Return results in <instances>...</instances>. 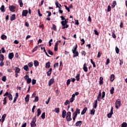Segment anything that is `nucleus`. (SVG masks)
Returning <instances> with one entry per match:
<instances>
[{"label": "nucleus", "mask_w": 127, "mask_h": 127, "mask_svg": "<svg viewBox=\"0 0 127 127\" xmlns=\"http://www.w3.org/2000/svg\"><path fill=\"white\" fill-rule=\"evenodd\" d=\"M68 104H70V102L69 101V100H66L65 101V102H64V105H65V106H67V105H68Z\"/></svg>", "instance_id": "obj_55"}, {"label": "nucleus", "mask_w": 127, "mask_h": 127, "mask_svg": "<svg viewBox=\"0 0 127 127\" xmlns=\"http://www.w3.org/2000/svg\"><path fill=\"white\" fill-rule=\"evenodd\" d=\"M4 60V56L3 55H0V61H3Z\"/></svg>", "instance_id": "obj_35"}, {"label": "nucleus", "mask_w": 127, "mask_h": 127, "mask_svg": "<svg viewBox=\"0 0 127 127\" xmlns=\"http://www.w3.org/2000/svg\"><path fill=\"white\" fill-rule=\"evenodd\" d=\"M105 96H106V92L105 91H103L102 92V96L101 99H104V98H105Z\"/></svg>", "instance_id": "obj_49"}, {"label": "nucleus", "mask_w": 127, "mask_h": 127, "mask_svg": "<svg viewBox=\"0 0 127 127\" xmlns=\"http://www.w3.org/2000/svg\"><path fill=\"white\" fill-rule=\"evenodd\" d=\"M59 66V63H57L54 64V68H56V67H58Z\"/></svg>", "instance_id": "obj_56"}, {"label": "nucleus", "mask_w": 127, "mask_h": 127, "mask_svg": "<svg viewBox=\"0 0 127 127\" xmlns=\"http://www.w3.org/2000/svg\"><path fill=\"white\" fill-rule=\"evenodd\" d=\"M87 110H88V108L87 107H85L81 112V115H85L87 112Z\"/></svg>", "instance_id": "obj_19"}, {"label": "nucleus", "mask_w": 127, "mask_h": 127, "mask_svg": "<svg viewBox=\"0 0 127 127\" xmlns=\"http://www.w3.org/2000/svg\"><path fill=\"white\" fill-rule=\"evenodd\" d=\"M23 69L24 70H25V71H26V72H27V71H29V68L28 67V65H24L23 67Z\"/></svg>", "instance_id": "obj_22"}, {"label": "nucleus", "mask_w": 127, "mask_h": 127, "mask_svg": "<svg viewBox=\"0 0 127 127\" xmlns=\"http://www.w3.org/2000/svg\"><path fill=\"white\" fill-rule=\"evenodd\" d=\"M2 81H3V82H5V81H6V76H4L2 77Z\"/></svg>", "instance_id": "obj_51"}, {"label": "nucleus", "mask_w": 127, "mask_h": 127, "mask_svg": "<svg viewBox=\"0 0 127 127\" xmlns=\"http://www.w3.org/2000/svg\"><path fill=\"white\" fill-rule=\"evenodd\" d=\"M47 13H49L48 15V17H50V16H51V12L49 11H46Z\"/></svg>", "instance_id": "obj_58"}, {"label": "nucleus", "mask_w": 127, "mask_h": 127, "mask_svg": "<svg viewBox=\"0 0 127 127\" xmlns=\"http://www.w3.org/2000/svg\"><path fill=\"white\" fill-rule=\"evenodd\" d=\"M37 117H39L40 115H41V110H40V108H39L37 110Z\"/></svg>", "instance_id": "obj_28"}, {"label": "nucleus", "mask_w": 127, "mask_h": 127, "mask_svg": "<svg viewBox=\"0 0 127 127\" xmlns=\"http://www.w3.org/2000/svg\"><path fill=\"white\" fill-rule=\"evenodd\" d=\"M18 2L19 3L20 7H22V6H23V3L22 2V0H18Z\"/></svg>", "instance_id": "obj_34"}, {"label": "nucleus", "mask_w": 127, "mask_h": 127, "mask_svg": "<svg viewBox=\"0 0 127 127\" xmlns=\"http://www.w3.org/2000/svg\"><path fill=\"white\" fill-rule=\"evenodd\" d=\"M110 63V59L108 58L107 59L106 65H108V64Z\"/></svg>", "instance_id": "obj_63"}, {"label": "nucleus", "mask_w": 127, "mask_h": 127, "mask_svg": "<svg viewBox=\"0 0 127 127\" xmlns=\"http://www.w3.org/2000/svg\"><path fill=\"white\" fill-rule=\"evenodd\" d=\"M81 54L82 55H84V56H86V52L85 51H82Z\"/></svg>", "instance_id": "obj_64"}, {"label": "nucleus", "mask_w": 127, "mask_h": 127, "mask_svg": "<svg viewBox=\"0 0 127 127\" xmlns=\"http://www.w3.org/2000/svg\"><path fill=\"white\" fill-rule=\"evenodd\" d=\"M95 112H96V110H95V109L93 108L90 111V115H92V116H94V115H95Z\"/></svg>", "instance_id": "obj_33"}, {"label": "nucleus", "mask_w": 127, "mask_h": 127, "mask_svg": "<svg viewBox=\"0 0 127 127\" xmlns=\"http://www.w3.org/2000/svg\"><path fill=\"white\" fill-rule=\"evenodd\" d=\"M32 85H35L36 84V80L34 79H32Z\"/></svg>", "instance_id": "obj_50"}, {"label": "nucleus", "mask_w": 127, "mask_h": 127, "mask_svg": "<svg viewBox=\"0 0 127 127\" xmlns=\"http://www.w3.org/2000/svg\"><path fill=\"white\" fill-rule=\"evenodd\" d=\"M20 68L18 67H16L15 69V73H20Z\"/></svg>", "instance_id": "obj_27"}, {"label": "nucleus", "mask_w": 127, "mask_h": 127, "mask_svg": "<svg viewBox=\"0 0 127 127\" xmlns=\"http://www.w3.org/2000/svg\"><path fill=\"white\" fill-rule=\"evenodd\" d=\"M10 19L11 21H13V20H15V19H16V17H15V14H12L10 16Z\"/></svg>", "instance_id": "obj_15"}, {"label": "nucleus", "mask_w": 127, "mask_h": 127, "mask_svg": "<svg viewBox=\"0 0 127 127\" xmlns=\"http://www.w3.org/2000/svg\"><path fill=\"white\" fill-rule=\"evenodd\" d=\"M35 108H36V106L34 105V106H33L32 109V113H34V110H35Z\"/></svg>", "instance_id": "obj_62"}, {"label": "nucleus", "mask_w": 127, "mask_h": 127, "mask_svg": "<svg viewBox=\"0 0 127 127\" xmlns=\"http://www.w3.org/2000/svg\"><path fill=\"white\" fill-rule=\"evenodd\" d=\"M52 29L55 31H57V27L56 26V25L54 24H53Z\"/></svg>", "instance_id": "obj_30"}, {"label": "nucleus", "mask_w": 127, "mask_h": 127, "mask_svg": "<svg viewBox=\"0 0 127 127\" xmlns=\"http://www.w3.org/2000/svg\"><path fill=\"white\" fill-rule=\"evenodd\" d=\"M39 98L38 97V96H36L35 97L34 102H37L38 101H39Z\"/></svg>", "instance_id": "obj_60"}, {"label": "nucleus", "mask_w": 127, "mask_h": 127, "mask_svg": "<svg viewBox=\"0 0 127 127\" xmlns=\"http://www.w3.org/2000/svg\"><path fill=\"white\" fill-rule=\"evenodd\" d=\"M60 18H61L62 20H66L67 21H68V18L65 19V17H64L63 16H61Z\"/></svg>", "instance_id": "obj_44"}, {"label": "nucleus", "mask_w": 127, "mask_h": 127, "mask_svg": "<svg viewBox=\"0 0 127 127\" xmlns=\"http://www.w3.org/2000/svg\"><path fill=\"white\" fill-rule=\"evenodd\" d=\"M80 41L81 42H82V43H81V45L83 46L85 44V40L84 39H82Z\"/></svg>", "instance_id": "obj_54"}, {"label": "nucleus", "mask_w": 127, "mask_h": 127, "mask_svg": "<svg viewBox=\"0 0 127 127\" xmlns=\"http://www.w3.org/2000/svg\"><path fill=\"white\" fill-rule=\"evenodd\" d=\"M61 23L63 26L62 29H65V28H68L69 27V25L67 24L66 23L64 22V20L62 21Z\"/></svg>", "instance_id": "obj_4"}, {"label": "nucleus", "mask_w": 127, "mask_h": 127, "mask_svg": "<svg viewBox=\"0 0 127 127\" xmlns=\"http://www.w3.org/2000/svg\"><path fill=\"white\" fill-rule=\"evenodd\" d=\"M51 73H52V68H50V69L47 71V76H51Z\"/></svg>", "instance_id": "obj_18"}, {"label": "nucleus", "mask_w": 127, "mask_h": 127, "mask_svg": "<svg viewBox=\"0 0 127 127\" xmlns=\"http://www.w3.org/2000/svg\"><path fill=\"white\" fill-rule=\"evenodd\" d=\"M54 112L57 113V114H59L60 113V109L59 108H56L54 110Z\"/></svg>", "instance_id": "obj_23"}, {"label": "nucleus", "mask_w": 127, "mask_h": 127, "mask_svg": "<svg viewBox=\"0 0 127 127\" xmlns=\"http://www.w3.org/2000/svg\"><path fill=\"white\" fill-rule=\"evenodd\" d=\"M66 114H67L66 110H63L62 114V117L63 118V119H65V118H66Z\"/></svg>", "instance_id": "obj_14"}, {"label": "nucleus", "mask_w": 127, "mask_h": 127, "mask_svg": "<svg viewBox=\"0 0 127 127\" xmlns=\"http://www.w3.org/2000/svg\"><path fill=\"white\" fill-rule=\"evenodd\" d=\"M117 5V1H113L112 5V8H114Z\"/></svg>", "instance_id": "obj_37"}, {"label": "nucleus", "mask_w": 127, "mask_h": 127, "mask_svg": "<svg viewBox=\"0 0 127 127\" xmlns=\"http://www.w3.org/2000/svg\"><path fill=\"white\" fill-rule=\"evenodd\" d=\"M34 65L35 67H37L38 66H39V62H38V61H34Z\"/></svg>", "instance_id": "obj_20"}, {"label": "nucleus", "mask_w": 127, "mask_h": 127, "mask_svg": "<svg viewBox=\"0 0 127 127\" xmlns=\"http://www.w3.org/2000/svg\"><path fill=\"white\" fill-rule=\"evenodd\" d=\"M111 6L110 5H108V9H107V12H110V11H111Z\"/></svg>", "instance_id": "obj_57"}, {"label": "nucleus", "mask_w": 127, "mask_h": 127, "mask_svg": "<svg viewBox=\"0 0 127 127\" xmlns=\"http://www.w3.org/2000/svg\"><path fill=\"white\" fill-rule=\"evenodd\" d=\"M1 52H2V53H5V50L4 49V47L1 48Z\"/></svg>", "instance_id": "obj_53"}, {"label": "nucleus", "mask_w": 127, "mask_h": 127, "mask_svg": "<svg viewBox=\"0 0 127 127\" xmlns=\"http://www.w3.org/2000/svg\"><path fill=\"white\" fill-rule=\"evenodd\" d=\"M45 68L46 69H48V68H50V62H48L46 64Z\"/></svg>", "instance_id": "obj_25"}, {"label": "nucleus", "mask_w": 127, "mask_h": 127, "mask_svg": "<svg viewBox=\"0 0 127 127\" xmlns=\"http://www.w3.org/2000/svg\"><path fill=\"white\" fill-rule=\"evenodd\" d=\"M28 65L29 66V67L30 68H31V67H32V66H33V63L31 62V63H29V64H28Z\"/></svg>", "instance_id": "obj_47"}, {"label": "nucleus", "mask_w": 127, "mask_h": 127, "mask_svg": "<svg viewBox=\"0 0 127 127\" xmlns=\"http://www.w3.org/2000/svg\"><path fill=\"white\" fill-rule=\"evenodd\" d=\"M41 117L42 118V119L43 120H44V119H45V112H44V113L42 114Z\"/></svg>", "instance_id": "obj_43"}, {"label": "nucleus", "mask_w": 127, "mask_h": 127, "mask_svg": "<svg viewBox=\"0 0 127 127\" xmlns=\"http://www.w3.org/2000/svg\"><path fill=\"white\" fill-rule=\"evenodd\" d=\"M3 102V105H5L6 104V97L4 98Z\"/></svg>", "instance_id": "obj_59"}, {"label": "nucleus", "mask_w": 127, "mask_h": 127, "mask_svg": "<svg viewBox=\"0 0 127 127\" xmlns=\"http://www.w3.org/2000/svg\"><path fill=\"white\" fill-rule=\"evenodd\" d=\"M54 78H52L49 81V84L48 86H49V87H50L51 86V85H52L53 84H54Z\"/></svg>", "instance_id": "obj_12"}, {"label": "nucleus", "mask_w": 127, "mask_h": 127, "mask_svg": "<svg viewBox=\"0 0 127 127\" xmlns=\"http://www.w3.org/2000/svg\"><path fill=\"white\" fill-rule=\"evenodd\" d=\"M77 81H80V74H78L75 76Z\"/></svg>", "instance_id": "obj_38"}, {"label": "nucleus", "mask_w": 127, "mask_h": 127, "mask_svg": "<svg viewBox=\"0 0 127 127\" xmlns=\"http://www.w3.org/2000/svg\"><path fill=\"white\" fill-rule=\"evenodd\" d=\"M114 80H115V74H113L110 76V81L114 82Z\"/></svg>", "instance_id": "obj_21"}, {"label": "nucleus", "mask_w": 127, "mask_h": 127, "mask_svg": "<svg viewBox=\"0 0 127 127\" xmlns=\"http://www.w3.org/2000/svg\"><path fill=\"white\" fill-rule=\"evenodd\" d=\"M36 116H35L33 118V120L30 123L31 127H36Z\"/></svg>", "instance_id": "obj_3"}, {"label": "nucleus", "mask_w": 127, "mask_h": 127, "mask_svg": "<svg viewBox=\"0 0 127 127\" xmlns=\"http://www.w3.org/2000/svg\"><path fill=\"white\" fill-rule=\"evenodd\" d=\"M116 106L115 107L117 110H119V107H121V100L117 99L115 103Z\"/></svg>", "instance_id": "obj_6"}, {"label": "nucleus", "mask_w": 127, "mask_h": 127, "mask_svg": "<svg viewBox=\"0 0 127 127\" xmlns=\"http://www.w3.org/2000/svg\"><path fill=\"white\" fill-rule=\"evenodd\" d=\"M75 114H77V115H80V109L79 108H76V111L74 112Z\"/></svg>", "instance_id": "obj_39"}, {"label": "nucleus", "mask_w": 127, "mask_h": 127, "mask_svg": "<svg viewBox=\"0 0 127 127\" xmlns=\"http://www.w3.org/2000/svg\"><path fill=\"white\" fill-rule=\"evenodd\" d=\"M113 114H114V108L112 107L110 113L107 115V117L108 118V119H111V118H112Z\"/></svg>", "instance_id": "obj_8"}, {"label": "nucleus", "mask_w": 127, "mask_h": 127, "mask_svg": "<svg viewBox=\"0 0 127 127\" xmlns=\"http://www.w3.org/2000/svg\"><path fill=\"white\" fill-rule=\"evenodd\" d=\"M71 82V80L70 79H68L66 82L67 86H69L70 85V83Z\"/></svg>", "instance_id": "obj_52"}, {"label": "nucleus", "mask_w": 127, "mask_h": 127, "mask_svg": "<svg viewBox=\"0 0 127 127\" xmlns=\"http://www.w3.org/2000/svg\"><path fill=\"white\" fill-rule=\"evenodd\" d=\"M115 50L117 54H119L120 53V49H119V48H118V47H116Z\"/></svg>", "instance_id": "obj_41"}, {"label": "nucleus", "mask_w": 127, "mask_h": 127, "mask_svg": "<svg viewBox=\"0 0 127 127\" xmlns=\"http://www.w3.org/2000/svg\"><path fill=\"white\" fill-rule=\"evenodd\" d=\"M64 7H65V9H66V10H67L68 12H70V8L69 7H67V5H64Z\"/></svg>", "instance_id": "obj_48"}, {"label": "nucleus", "mask_w": 127, "mask_h": 127, "mask_svg": "<svg viewBox=\"0 0 127 127\" xmlns=\"http://www.w3.org/2000/svg\"><path fill=\"white\" fill-rule=\"evenodd\" d=\"M114 91H115V87H112L111 89H110V94H111V95H114Z\"/></svg>", "instance_id": "obj_26"}, {"label": "nucleus", "mask_w": 127, "mask_h": 127, "mask_svg": "<svg viewBox=\"0 0 127 127\" xmlns=\"http://www.w3.org/2000/svg\"><path fill=\"white\" fill-rule=\"evenodd\" d=\"M66 119L67 122H71L72 118H71V112H68L66 114Z\"/></svg>", "instance_id": "obj_5"}, {"label": "nucleus", "mask_w": 127, "mask_h": 127, "mask_svg": "<svg viewBox=\"0 0 127 127\" xmlns=\"http://www.w3.org/2000/svg\"><path fill=\"white\" fill-rule=\"evenodd\" d=\"M9 9L10 11H11L12 12H14L15 11V6H14V5H9Z\"/></svg>", "instance_id": "obj_9"}, {"label": "nucleus", "mask_w": 127, "mask_h": 127, "mask_svg": "<svg viewBox=\"0 0 127 127\" xmlns=\"http://www.w3.org/2000/svg\"><path fill=\"white\" fill-rule=\"evenodd\" d=\"M25 102H29V94H27L25 98Z\"/></svg>", "instance_id": "obj_32"}, {"label": "nucleus", "mask_w": 127, "mask_h": 127, "mask_svg": "<svg viewBox=\"0 0 127 127\" xmlns=\"http://www.w3.org/2000/svg\"><path fill=\"white\" fill-rule=\"evenodd\" d=\"M104 79V78L102 77V76H101L100 77V80H99V84L100 85H102V84H103V80Z\"/></svg>", "instance_id": "obj_36"}, {"label": "nucleus", "mask_w": 127, "mask_h": 127, "mask_svg": "<svg viewBox=\"0 0 127 127\" xmlns=\"http://www.w3.org/2000/svg\"><path fill=\"white\" fill-rule=\"evenodd\" d=\"M0 10L2 12H4L5 11V10H4V5H2L1 6L0 8Z\"/></svg>", "instance_id": "obj_29"}, {"label": "nucleus", "mask_w": 127, "mask_h": 127, "mask_svg": "<svg viewBox=\"0 0 127 127\" xmlns=\"http://www.w3.org/2000/svg\"><path fill=\"white\" fill-rule=\"evenodd\" d=\"M7 38V37H6V36L5 35H2L1 36V39H2V40H6Z\"/></svg>", "instance_id": "obj_31"}, {"label": "nucleus", "mask_w": 127, "mask_h": 127, "mask_svg": "<svg viewBox=\"0 0 127 127\" xmlns=\"http://www.w3.org/2000/svg\"><path fill=\"white\" fill-rule=\"evenodd\" d=\"M14 57V54L13 53H9L8 55V58L10 60H12V59Z\"/></svg>", "instance_id": "obj_10"}, {"label": "nucleus", "mask_w": 127, "mask_h": 127, "mask_svg": "<svg viewBox=\"0 0 127 127\" xmlns=\"http://www.w3.org/2000/svg\"><path fill=\"white\" fill-rule=\"evenodd\" d=\"M5 118H6V114H4L2 115L1 119V124H3V122H4V120H5Z\"/></svg>", "instance_id": "obj_13"}, {"label": "nucleus", "mask_w": 127, "mask_h": 127, "mask_svg": "<svg viewBox=\"0 0 127 127\" xmlns=\"http://www.w3.org/2000/svg\"><path fill=\"white\" fill-rule=\"evenodd\" d=\"M41 50H44V52H45L46 55L48 56V57H49V55H48V54H47V52H46V50H45V47H41Z\"/></svg>", "instance_id": "obj_24"}, {"label": "nucleus", "mask_w": 127, "mask_h": 127, "mask_svg": "<svg viewBox=\"0 0 127 127\" xmlns=\"http://www.w3.org/2000/svg\"><path fill=\"white\" fill-rule=\"evenodd\" d=\"M77 48H78V45L76 44L73 48L72 50V52L73 53V58H75V57H78L79 56V52L77 51Z\"/></svg>", "instance_id": "obj_2"}, {"label": "nucleus", "mask_w": 127, "mask_h": 127, "mask_svg": "<svg viewBox=\"0 0 127 127\" xmlns=\"http://www.w3.org/2000/svg\"><path fill=\"white\" fill-rule=\"evenodd\" d=\"M27 84H30V83H31V78H28L27 79Z\"/></svg>", "instance_id": "obj_46"}, {"label": "nucleus", "mask_w": 127, "mask_h": 127, "mask_svg": "<svg viewBox=\"0 0 127 127\" xmlns=\"http://www.w3.org/2000/svg\"><path fill=\"white\" fill-rule=\"evenodd\" d=\"M115 30L112 32V36L113 38H117V36L116 35V34H115Z\"/></svg>", "instance_id": "obj_40"}, {"label": "nucleus", "mask_w": 127, "mask_h": 127, "mask_svg": "<svg viewBox=\"0 0 127 127\" xmlns=\"http://www.w3.org/2000/svg\"><path fill=\"white\" fill-rule=\"evenodd\" d=\"M28 11L27 10H23L22 12V16H27Z\"/></svg>", "instance_id": "obj_11"}, {"label": "nucleus", "mask_w": 127, "mask_h": 127, "mask_svg": "<svg viewBox=\"0 0 127 127\" xmlns=\"http://www.w3.org/2000/svg\"><path fill=\"white\" fill-rule=\"evenodd\" d=\"M101 97H102V90H99L97 99L94 101V103L93 104V107L94 109H97V107H98V101L99 102H101Z\"/></svg>", "instance_id": "obj_1"}, {"label": "nucleus", "mask_w": 127, "mask_h": 127, "mask_svg": "<svg viewBox=\"0 0 127 127\" xmlns=\"http://www.w3.org/2000/svg\"><path fill=\"white\" fill-rule=\"evenodd\" d=\"M6 96H8V98L10 101H12V95H11V94L9 93L8 92H6L3 95L4 97H5Z\"/></svg>", "instance_id": "obj_7"}, {"label": "nucleus", "mask_w": 127, "mask_h": 127, "mask_svg": "<svg viewBox=\"0 0 127 127\" xmlns=\"http://www.w3.org/2000/svg\"><path fill=\"white\" fill-rule=\"evenodd\" d=\"M38 14L39 16H42V14L40 13V10L39 9L38 10Z\"/></svg>", "instance_id": "obj_61"}, {"label": "nucleus", "mask_w": 127, "mask_h": 127, "mask_svg": "<svg viewBox=\"0 0 127 127\" xmlns=\"http://www.w3.org/2000/svg\"><path fill=\"white\" fill-rule=\"evenodd\" d=\"M81 125H82V121H77L75 123L76 127H81Z\"/></svg>", "instance_id": "obj_17"}, {"label": "nucleus", "mask_w": 127, "mask_h": 127, "mask_svg": "<svg viewBox=\"0 0 127 127\" xmlns=\"http://www.w3.org/2000/svg\"><path fill=\"white\" fill-rule=\"evenodd\" d=\"M127 127V124L126 122H124L122 124V127Z\"/></svg>", "instance_id": "obj_45"}, {"label": "nucleus", "mask_w": 127, "mask_h": 127, "mask_svg": "<svg viewBox=\"0 0 127 127\" xmlns=\"http://www.w3.org/2000/svg\"><path fill=\"white\" fill-rule=\"evenodd\" d=\"M48 53H49L50 55H52V56L54 55V54L53 53V52L51 51V50H48Z\"/></svg>", "instance_id": "obj_42"}, {"label": "nucleus", "mask_w": 127, "mask_h": 127, "mask_svg": "<svg viewBox=\"0 0 127 127\" xmlns=\"http://www.w3.org/2000/svg\"><path fill=\"white\" fill-rule=\"evenodd\" d=\"M83 69L84 72H88V67H87V64L85 63L83 64Z\"/></svg>", "instance_id": "obj_16"}]
</instances>
